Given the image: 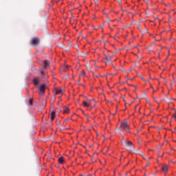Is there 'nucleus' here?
<instances>
[{
	"label": "nucleus",
	"mask_w": 176,
	"mask_h": 176,
	"mask_svg": "<svg viewBox=\"0 0 176 176\" xmlns=\"http://www.w3.org/2000/svg\"><path fill=\"white\" fill-rule=\"evenodd\" d=\"M43 63L45 69H49V68H50V62H49L48 60H45Z\"/></svg>",
	"instance_id": "39448f33"
},
{
	"label": "nucleus",
	"mask_w": 176,
	"mask_h": 176,
	"mask_svg": "<svg viewBox=\"0 0 176 176\" xmlns=\"http://www.w3.org/2000/svg\"><path fill=\"white\" fill-rule=\"evenodd\" d=\"M80 82V78H79V80H78V82Z\"/></svg>",
	"instance_id": "b1692460"
},
{
	"label": "nucleus",
	"mask_w": 176,
	"mask_h": 176,
	"mask_svg": "<svg viewBox=\"0 0 176 176\" xmlns=\"http://www.w3.org/2000/svg\"><path fill=\"white\" fill-rule=\"evenodd\" d=\"M85 70L81 71V74H80V76H85Z\"/></svg>",
	"instance_id": "2eb2a0df"
},
{
	"label": "nucleus",
	"mask_w": 176,
	"mask_h": 176,
	"mask_svg": "<svg viewBox=\"0 0 176 176\" xmlns=\"http://www.w3.org/2000/svg\"><path fill=\"white\" fill-rule=\"evenodd\" d=\"M84 107H86L87 108H89V107H90V103L86 102V101H83L82 102Z\"/></svg>",
	"instance_id": "f8f14e48"
},
{
	"label": "nucleus",
	"mask_w": 176,
	"mask_h": 176,
	"mask_svg": "<svg viewBox=\"0 0 176 176\" xmlns=\"http://www.w3.org/2000/svg\"><path fill=\"white\" fill-rule=\"evenodd\" d=\"M104 56L106 57V61H104V60H102V61H104V63H105V64H107V63H111L112 56H109L107 54H104Z\"/></svg>",
	"instance_id": "20e7f679"
},
{
	"label": "nucleus",
	"mask_w": 176,
	"mask_h": 176,
	"mask_svg": "<svg viewBox=\"0 0 176 176\" xmlns=\"http://www.w3.org/2000/svg\"><path fill=\"white\" fill-rule=\"evenodd\" d=\"M67 120H65V121L64 122V123H67Z\"/></svg>",
	"instance_id": "393cba45"
},
{
	"label": "nucleus",
	"mask_w": 176,
	"mask_h": 176,
	"mask_svg": "<svg viewBox=\"0 0 176 176\" xmlns=\"http://www.w3.org/2000/svg\"><path fill=\"white\" fill-rule=\"evenodd\" d=\"M30 105H34V98H30L29 100Z\"/></svg>",
	"instance_id": "4468645a"
},
{
	"label": "nucleus",
	"mask_w": 176,
	"mask_h": 176,
	"mask_svg": "<svg viewBox=\"0 0 176 176\" xmlns=\"http://www.w3.org/2000/svg\"><path fill=\"white\" fill-rule=\"evenodd\" d=\"M120 6H122V1L120 0Z\"/></svg>",
	"instance_id": "aec40b11"
},
{
	"label": "nucleus",
	"mask_w": 176,
	"mask_h": 176,
	"mask_svg": "<svg viewBox=\"0 0 176 176\" xmlns=\"http://www.w3.org/2000/svg\"><path fill=\"white\" fill-rule=\"evenodd\" d=\"M56 118V111H52L51 113V120L52 122H53L54 120V118Z\"/></svg>",
	"instance_id": "9d476101"
},
{
	"label": "nucleus",
	"mask_w": 176,
	"mask_h": 176,
	"mask_svg": "<svg viewBox=\"0 0 176 176\" xmlns=\"http://www.w3.org/2000/svg\"><path fill=\"white\" fill-rule=\"evenodd\" d=\"M69 67V66H68V65H66V68H67V69H68V68Z\"/></svg>",
	"instance_id": "412c9836"
},
{
	"label": "nucleus",
	"mask_w": 176,
	"mask_h": 176,
	"mask_svg": "<svg viewBox=\"0 0 176 176\" xmlns=\"http://www.w3.org/2000/svg\"><path fill=\"white\" fill-rule=\"evenodd\" d=\"M138 131H138V132L135 133V135H138Z\"/></svg>",
	"instance_id": "4be33fe9"
},
{
	"label": "nucleus",
	"mask_w": 176,
	"mask_h": 176,
	"mask_svg": "<svg viewBox=\"0 0 176 176\" xmlns=\"http://www.w3.org/2000/svg\"><path fill=\"white\" fill-rule=\"evenodd\" d=\"M126 151H134V144L131 141L125 142Z\"/></svg>",
	"instance_id": "7ed1b4c3"
},
{
	"label": "nucleus",
	"mask_w": 176,
	"mask_h": 176,
	"mask_svg": "<svg viewBox=\"0 0 176 176\" xmlns=\"http://www.w3.org/2000/svg\"><path fill=\"white\" fill-rule=\"evenodd\" d=\"M55 94H63V90L61 89H55Z\"/></svg>",
	"instance_id": "9b49d317"
},
{
	"label": "nucleus",
	"mask_w": 176,
	"mask_h": 176,
	"mask_svg": "<svg viewBox=\"0 0 176 176\" xmlns=\"http://www.w3.org/2000/svg\"><path fill=\"white\" fill-rule=\"evenodd\" d=\"M40 42H41V41L39 40V38H38L36 36L32 38V39L30 40V43L33 46H38V45H39Z\"/></svg>",
	"instance_id": "f03ea898"
},
{
	"label": "nucleus",
	"mask_w": 176,
	"mask_h": 176,
	"mask_svg": "<svg viewBox=\"0 0 176 176\" xmlns=\"http://www.w3.org/2000/svg\"><path fill=\"white\" fill-rule=\"evenodd\" d=\"M39 90H40L41 94H45V90H46V85H42L40 87Z\"/></svg>",
	"instance_id": "423d86ee"
},
{
	"label": "nucleus",
	"mask_w": 176,
	"mask_h": 176,
	"mask_svg": "<svg viewBox=\"0 0 176 176\" xmlns=\"http://www.w3.org/2000/svg\"><path fill=\"white\" fill-rule=\"evenodd\" d=\"M133 102H134V100L131 101V102L129 103V105H131V104H133Z\"/></svg>",
	"instance_id": "a211bd4d"
},
{
	"label": "nucleus",
	"mask_w": 176,
	"mask_h": 176,
	"mask_svg": "<svg viewBox=\"0 0 176 176\" xmlns=\"http://www.w3.org/2000/svg\"><path fill=\"white\" fill-rule=\"evenodd\" d=\"M173 118H174L175 120L176 121V111H175V113L173 115Z\"/></svg>",
	"instance_id": "dca6fc26"
},
{
	"label": "nucleus",
	"mask_w": 176,
	"mask_h": 176,
	"mask_svg": "<svg viewBox=\"0 0 176 176\" xmlns=\"http://www.w3.org/2000/svg\"><path fill=\"white\" fill-rule=\"evenodd\" d=\"M63 113H69V109L68 107H64Z\"/></svg>",
	"instance_id": "ddd939ff"
},
{
	"label": "nucleus",
	"mask_w": 176,
	"mask_h": 176,
	"mask_svg": "<svg viewBox=\"0 0 176 176\" xmlns=\"http://www.w3.org/2000/svg\"><path fill=\"white\" fill-rule=\"evenodd\" d=\"M33 83L35 86H38L39 85V78H36L33 80Z\"/></svg>",
	"instance_id": "0eeeda50"
},
{
	"label": "nucleus",
	"mask_w": 176,
	"mask_h": 176,
	"mask_svg": "<svg viewBox=\"0 0 176 176\" xmlns=\"http://www.w3.org/2000/svg\"><path fill=\"white\" fill-rule=\"evenodd\" d=\"M87 122H89V119H87Z\"/></svg>",
	"instance_id": "a878e982"
},
{
	"label": "nucleus",
	"mask_w": 176,
	"mask_h": 176,
	"mask_svg": "<svg viewBox=\"0 0 176 176\" xmlns=\"http://www.w3.org/2000/svg\"><path fill=\"white\" fill-rule=\"evenodd\" d=\"M58 163L60 164H63L64 162H65V160L64 157H60L58 158Z\"/></svg>",
	"instance_id": "6e6552de"
},
{
	"label": "nucleus",
	"mask_w": 176,
	"mask_h": 176,
	"mask_svg": "<svg viewBox=\"0 0 176 176\" xmlns=\"http://www.w3.org/2000/svg\"><path fill=\"white\" fill-rule=\"evenodd\" d=\"M41 75H45V72H41Z\"/></svg>",
	"instance_id": "6ab92c4d"
},
{
	"label": "nucleus",
	"mask_w": 176,
	"mask_h": 176,
	"mask_svg": "<svg viewBox=\"0 0 176 176\" xmlns=\"http://www.w3.org/2000/svg\"><path fill=\"white\" fill-rule=\"evenodd\" d=\"M120 130L122 131H126V133H130V126L127 124V122L124 121L121 123Z\"/></svg>",
	"instance_id": "f257e3e1"
},
{
	"label": "nucleus",
	"mask_w": 176,
	"mask_h": 176,
	"mask_svg": "<svg viewBox=\"0 0 176 176\" xmlns=\"http://www.w3.org/2000/svg\"><path fill=\"white\" fill-rule=\"evenodd\" d=\"M146 166H149V162H147V165Z\"/></svg>",
	"instance_id": "5701e85b"
},
{
	"label": "nucleus",
	"mask_w": 176,
	"mask_h": 176,
	"mask_svg": "<svg viewBox=\"0 0 176 176\" xmlns=\"http://www.w3.org/2000/svg\"><path fill=\"white\" fill-rule=\"evenodd\" d=\"M162 170L164 173H167V171H168V166L167 165H164Z\"/></svg>",
	"instance_id": "1a4fd4ad"
},
{
	"label": "nucleus",
	"mask_w": 176,
	"mask_h": 176,
	"mask_svg": "<svg viewBox=\"0 0 176 176\" xmlns=\"http://www.w3.org/2000/svg\"><path fill=\"white\" fill-rule=\"evenodd\" d=\"M116 1V2H118V3H120V0H114Z\"/></svg>",
	"instance_id": "f3484780"
}]
</instances>
